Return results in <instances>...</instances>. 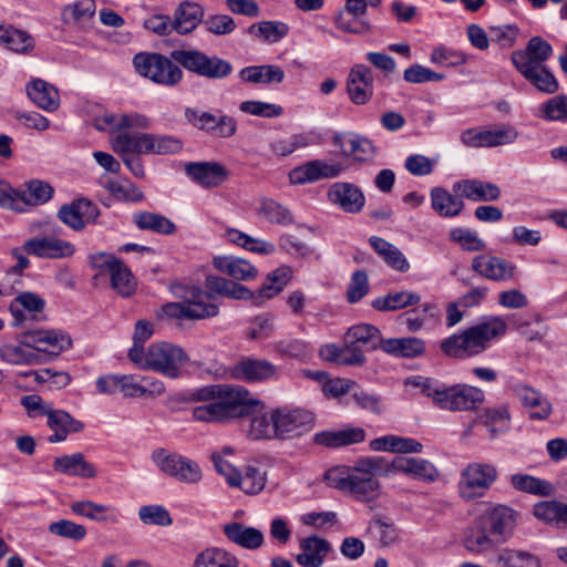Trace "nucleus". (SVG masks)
<instances>
[{"instance_id":"nucleus-28","label":"nucleus","mask_w":567,"mask_h":567,"mask_svg":"<svg viewBox=\"0 0 567 567\" xmlns=\"http://www.w3.org/2000/svg\"><path fill=\"white\" fill-rule=\"evenodd\" d=\"M391 467L416 480L433 482L439 476L436 467L424 458L399 455L393 458Z\"/></svg>"},{"instance_id":"nucleus-54","label":"nucleus","mask_w":567,"mask_h":567,"mask_svg":"<svg viewBox=\"0 0 567 567\" xmlns=\"http://www.w3.org/2000/svg\"><path fill=\"white\" fill-rule=\"evenodd\" d=\"M236 485L246 494L255 495L260 493L266 484V473L254 465H247L244 474L238 473Z\"/></svg>"},{"instance_id":"nucleus-63","label":"nucleus","mask_w":567,"mask_h":567,"mask_svg":"<svg viewBox=\"0 0 567 567\" xmlns=\"http://www.w3.org/2000/svg\"><path fill=\"white\" fill-rule=\"evenodd\" d=\"M48 529L53 535L69 538L75 542H79L86 536V528L83 525L76 524L69 519H60L58 522H53L49 525Z\"/></svg>"},{"instance_id":"nucleus-33","label":"nucleus","mask_w":567,"mask_h":567,"mask_svg":"<svg viewBox=\"0 0 567 567\" xmlns=\"http://www.w3.org/2000/svg\"><path fill=\"white\" fill-rule=\"evenodd\" d=\"M214 267L236 280H250L257 277L258 270L246 259L233 256H218L213 259Z\"/></svg>"},{"instance_id":"nucleus-9","label":"nucleus","mask_w":567,"mask_h":567,"mask_svg":"<svg viewBox=\"0 0 567 567\" xmlns=\"http://www.w3.org/2000/svg\"><path fill=\"white\" fill-rule=\"evenodd\" d=\"M151 458L163 474L177 482L195 485L203 478L200 466L181 454L156 449L152 452Z\"/></svg>"},{"instance_id":"nucleus-34","label":"nucleus","mask_w":567,"mask_h":567,"mask_svg":"<svg viewBox=\"0 0 567 567\" xmlns=\"http://www.w3.org/2000/svg\"><path fill=\"white\" fill-rule=\"evenodd\" d=\"M431 206L441 217L452 218L458 216L464 202L461 196L449 193L444 187H433L431 189Z\"/></svg>"},{"instance_id":"nucleus-62","label":"nucleus","mask_w":567,"mask_h":567,"mask_svg":"<svg viewBox=\"0 0 567 567\" xmlns=\"http://www.w3.org/2000/svg\"><path fill=\"white\" fill-rule=\"evenodd\" d=\"M309 145L306 134H293L289 137L278 138L271 142L270 148L277 156H288L295 151Z\"/></svg>"},{"instance_id":"nucleus-52","label":"nucleus","mask_w":567,"mask_h":567,"mask_svg":"<svg viewBox=\"0 0 567 567\" xmlns=\"http://www.w3.org/2000/svg\"><path fill=\"white\" fill-rule=\"evenodd\" d=\"M494 542L488 535V529L476 518L464 538L465 548L474 554H482L494 547Z\"/></svg>"},{"instance_id":"nucleus-26","label":"nucleus","mask_w":567,"mask_h":567,"mask_svg":"<svg viewBox=\"0 0 567 567\" xmlns=\"http://www.w3.org/2000/svg\"><path fill=\"white\" fill-rule=\"evenodd\" d=\"M48 426L53 432L50 443L63 442L70 433H80L84 429L83 422L74 419L64 410L52 409L48 415Z\"/></svg>"},{"instance_id":"nucleus-21","label":"nucleus","mask_w":567,"mask_h":567,"mask_svg":"<svg viewBox=\"0 0 567 567\" xmlns=\"http://www.w3.org/2000/svg\"><path fill=\"white\" fill-rule=\"evenodd\" d=\"M477 518L491 534L507 538L515 527L517 513L508 506L496 505L486 509Z\"/></svg>"},{"instance_id":"nucleus-44","label":"nucleus","mask_w":567,"mask_h":567,"mask_svg":"<svg viewBox=\"0 0 567 567\" xmlns=\"http://www.w3.org/2000/svg\"><path fill=\"white\" fill-rule=\"evenodd\" d=\"M235 555L219 547L206 548L195 557L193 567H238Z\"/></svg>"},{"instance_id":"nucleus-32","label":"nucleus","mask_w":567,"mask_h":567,"mask_svg":"<svg viewBox=\"0 0 567 567\" xmlns=\"http://www.w3.org/2000/svg\"><path fill=\"white\" fill-rule=\"evenodd\" d=\"M516 393L523 404L530 409L529 417L533 420H546L553 411V405L549 400L539 391L527 386H517Z\"/></svg>"},{"instance_id":"nucleus-1","label":"nucleus","mask_w":567,"mask_h":567,"mask_svg":"<svg viewBox=\"0 0 567 567\" xmlns=\"http://www.w3.org/2000/svg\"><path fill=\"white\" fill-rule=\"evenodd\" d=\"M186 401L197 403L192 409L195 421L210 424H227L264 406L248 389L231 383H214L192 389L187 392Z\"/></svg>"},{"instance_id":"nucleus-41","label":"nucleus","mask_w":567,"mask_h":567,"mask_svg":"<svg viewBox=\"0 0 567 567\" xmlns=\"http://www.w3.org/2000/svg\"><path fill=\"white\" fill-rule=\"evenodd\" d=\"M383 351L395 357L415 358L425 352V342L415 337L385 339Z\"/></svg>"},{"instance_id":"nucleus-43","label":"nucleus","mask_w":567,"mask_h":567,"mask_svg":"<svg viewBox=\"0 0 567 567\" xmlns=\"http://www.w3.org/2000/svg\"><path fill=\"white\" fill-rule=\"evenodd\" d=\"M274 409L250 419L248 436L254 441L278 440Z\"/></svg>"},{"instance_id":"nucleus-46","label":"nucleus","mask_w":567,"mask_h":567,"mask_svg":"<svg viewBox=\"0 0 567 567\" xmlns=\"http://www.w3.org/2000/svg\"><path fill=\"white\" fill-rule=\"evenodd\" d=\"M509 482L517 492L538 496H549L554 492V487L549 482L524 473L513 474Z\"/></svg>"},{"instance_id":"nucleus-4","label":"nucleus","mask_w":567,"mask_h":567,"mask_svg":"<svg viewBox=\"0 0 567 567\" xmlns=\"http://www.w3.org/2000/svg\"><path fill=\"white\" fill-rule=\"evenodd\" d=\"M172 295L179 299L178 302H167L157 311L158 319L169 320H204L218 315L219 307L216 302L204 301V290L194 285L173 282L169 287Z\"/></svg>"},{"instance_id":"nucleus-57","label":"nucleus","mask_w":567,"mask_h":567,"mask_svg":"<svg viewBox=\"0 0 567 567\" xmlns=\"http://www.w3.org/2000/svg\"><path fill=\"white\" fill-rule=\"evenodd\" d=\"M154 326L151 321L141 319L136 321L134 334H133V347L128 350V359L131 361L141 360V354L144 353V343L153 336Z\"/></svg>"},{"instance_id":"nucleus-38","label":"nucleus","mask_w":567,"mask_h":567,"mask_svg":"<svg viewBox=\"0 0 567 567\" xmlns=\"http://www.w3.org/2000/svg\"><path fill=\"white\" fill-rule=\"evenodd\" d=\"M497 567H542V558L529 550L503 548L496 556Z\"/></svg>"},{"instance_id":"nucleus-29","label":"nucleus","mask_w":567,"mask_h":567,"mask_svg":"<svg viewBox=\"0 0 567 567\" xmlns=\"http://www.w3.org/2000/svg\"><path fill=\"white\" fill-rule=\"evenodd\" d=\"M53 470L58 473L81 478H94L96 467L87 462L82 453L62 455L53 461Z\"/></svg>"},{"instance_id":"nucleus-59","label":"nucleus","mask_w":567,"mask_h":567,"mask_svg":"<svg viewBox=\"0 0 567 567\" xmlns=\"http://www.w3.org/2000/svg\"><path fill=\"white\" fill-rule=\"evenodd\" d=\"M450 239L467 251H481L485 248L484 241L477 233L468 228L455 227L450 230Z\"/></svg>"},{"instance_id":"nucleus-35","label":"nucleus","mask_w":567,"mask_h":567,"mask_svg":"<svg viewBox=\"0 0 567 567\" xmlns=\"http://www.w3.org/2000/svg\"><path fill=\"white\" fill-rule=\"evenodd\" d=\"M364 437L365 433L362 429L351 427L341 431H323L316 433L313 442L326 447H340L360 443Z\"/></svg>"},{"instance_id":"nucleus-25","label":"nucleus","mask_w":567,"mask_h":567,"mask_svg":"<svg viewBox=\"0 0 567 567\" xmlns=\"http://www.w3.org/2000/svg\"><path fill=\"white\" fill-rule=\"evenodd\" d=\"M223 532L229 542L248 550H256L264 544V534L260 529L239 522L225 524Z\"/></svg>"},{"instance_id":"nucleus-31","label":"nucleus","mask_w":567,"mask_h":567,"mask_svg":"<svg viewBox=\"0 0 567 567\" xmlns=\"http://www.w3.org/2000/svg\"><path fill=\"white\" fill-rule=\"evenodd\" d=\"M204 9L199 3L182 2L174 12L173 23L175 32L188 34L194 31L204 20Z\"/></svg>"},{"instance_id":"nucleus-15","label":"nucleus","mask_w":567,"mask_h":567,"mask_svg":"<svg viewBox=\"0 0 567 567\" xmlns=\"http://www.w3.org/2000/svg\"><path fill=\"white\" fill-rule=\"evenodd\" d=\"M230 377L248 383L265 382L278 378V368L268 360L246 357L230 368Z\"/></svg>"},{"instance_id":"nucleus-53","label":"nucleus","mask_w":567,"mask_h":567,"mask_svg":"<svg viewBox=\"0 0 567 567\" xmlns=\"http://www.w3.org/2000/svg\"><path fill=\"white\" fill-rule=\"evenodd\" d=\"M248 32L268 43H276L288 34L289 27L281 21H261L251 24Z\"/></svg>"},{"instance_id":"nucleus-27","label":"nucleus","mask_w":567,"mask_h":567,"mask_svg":"<svg viewBox=\"0 0 567 567\" xmlns=\"http://www.w3.org/2000/svg\"><path fill=\"white\" fill-rule=\"evenodd\" d=\"M29 99L40 109L47 112H54L60 106V94L58 89L42 80L34 79L25 86Z\"/></svg>"},{"instance_id":"nucleus-3","label":"nucleus","mask_w":567,"mask_h":567,"mask_svg":"<svg viewBox=\"0 0 567 567\" xmlns=\"http://www.w3.org/2000/svg\"><path fill=\"white\" fill-rule=\"evenodd\" d=\"M378 457L360 460L351 472L333 468L326 473L324 480L330 487L348 492L357 501L369 502L380 494V483L375 474L381 471Z\"/></svg>"},{"instance_id":"nucleus-19","label":"nucleus","mask_w":567,"mask_h":567,"mask_svg":"<svg viewBox=\"0 0 567 567\" xmlns=\"http://www.w3.org/2000/svg\"><path fill=\"white\" fill-rule=\"evenodd\" d=\"M22 249L29 255L50 259L71 257L75 251L70 241L49 236L28 239Z\"/></svg>"},{"instance_id":"nucleus-39","label":"nucleus","mask_w":567,"mask_h":567,"mask_svg":"<svg viewBox=\"0 0 567 567\" xmlns=\"http://www.w3.org/2000/svg\"><path fill=\"white\" fill-rule=\"evenodd\" d=\"M344 340L349 343L358 346L361 343L369 350L381 349L383 351L384 339L381 337L380 330L368 323H361L348 329Z\"/></svg>"},{"instance_id":"nucleus-7","label":"nucleus","mask_w":567,"mask_h":567,"mask_svg":"<svg viewBox=\"0 0 567 567\" xmlns=\"http://www.w3.org/2000/svg\"><path fill=\"white\" fill-rule=\"evenodd\" d=\"M135 71L156 84L174 86L183 79V71L172 59L159 53L140 52L133 58Z\"/></svg>"},{"instance_id":"nucleus-12","label":"nucleus","mask_w":567,"mask_h":567,"mask_svg":"<svg viewBox=\"0 0 567 567\" xmlns=\"http://www.w3.org/2000/svg\"><path fill=\"white\" fill-rule=\"evenodd\" d=\"M25 347L42 352L50 357H58L72 346L70 336L60 330H33L28 328L21 334V341Z\"/></svg>"},{"instance_id":"nucleus-48","label":"nucleus","mask_w":567,"mask_h":567,"mask_svg":"<svg viewBox=\"0 0 567 567\" xmlns=\"http://www.w3.org/2000/svg\"><path fill=\"white\" fill-rule=\"evenodd\" d=\"M53 187L43 181L33 179L27 184V189L21 194V212L29 206H37L49 202L53 195Z\"/></svg>"},{"instance_id":"nucleus-22","label":"nucleus","mask_w":567,"mask_h":567,"mask_svg":"<svg viewBox=\"0 0 567 567\" xmlns=\"http://www.w3.org/2000/svg\"><path fill=\"white\" fill-rule=\"evenodd\" d=\"M185 171L195 183L205 188L219 186L228 177V171L216 162L188 163Z\"/></svg>"},{"instance_id":"nucleus-40","label":"nucleus","mask_w":567,"mask_h":567,"mask_svg":"<svg viewBox=\"0 0 567 567\" xmlns=\"http://www.w3.org/2000/svg\"><path fill=\"white\" fill-rule=\"evenodd\" d=\"M520 74L537 90L551 94L558 90V82L553 73L545 66H526V63L522 62L520 68H516Z\"/></svg>"},{"instance_id":"nucleus-61","label":"nucleus","mask_w":567,"mask_h":567,"mask_svg":"<svg viewBox=\"0 0 567 567\" xmlns=\"http://www.w3.org/2000/svg\"><path fill=\"white\" fill-rule=\"evenodd\" d=\"M0 38L10 50L18 53H27L34 47L31 35L18 29H6Z\"/></svg>"},{"instance_id":"nucleus-10","label":"nucleus","mask_w":567,"mask_h":567,"mask_svg":"<svg viewBox=\"0 0 567 567\" xmlns=\"http://www.w3.org/2000/svg\"><path fill=\"white\" fill-rule=\"evenodd\" d=\"M498 472L495 465L489 463L473 462L461 472L458 493L465 501H472L485 495L496 482Z\"/></svg>"},{"instance_id":"nucleus-24","label":"nucleus","mask_w":567,"mask_h":567,"mask_svg":"<svg viewBox=\"0 0 567 567\" xmlns=\"http://www.w3.org/2000/svg\"><path fill=\"white\" fill-rule=\"evenodd\" d=\"M331 549L332 546L327 539L309 536L301 539L296 560L301 567H321Z\"/></svg>"},{"instance_id":"nucleus-50","label":"nucleus","mask_w":567,"mask_h":567,"mask_svg":"<svg viewBox=\"0 0 567 567\" xmlns=\"http://www.w3.org/2000/svg\"><path fill=\"white\" fill-rule=\"evenodd\" d=\"M292 270L288 266H281L271 271L257 291V298L270 299L278 295L291 279Z\"/></svg>"},{"instance_id":"nucleus-16","label":"nucleus","mask_w":567,"mask_h":567,"mask_svg":"<svg viewBox=\"0 0 567 567\" xmlns=\"http://www.w3.org/2000/svg\"><path fill=\"white\" fill-rule=\"evenodd\" d=\"M342 169L341 164H329L324 161L313 159L291 169L289 181L293 185L311 184L320 179L337 177Z\"/></svg>"},{"instance_id":"nucleus-2","label":"nucleus","mask_w":567,"mask_h":567,"mask_svg":"<svg viewBox=\"0 0 567 567\" xmlns=\"http://www.w3.org/2000/svg\"><path fill=\"white\" fill-rule=\"evenodd\" d=\"M507 323L502 317L491 316L478 323L445 338L441 351L451 358L464 359L484 352L495 339L506 333Z\"/></svg>"},{"instance_id":"nucleus-23","label":"nucleus","mask_w":567,"mask_h":567,"mask_svg":"<svg viewBox=\"0 0 567 567\" xmlns=\"http://www.w3.org/2000/svg\"><path fill=\"white\" fill-rule=\"evenodd\" d=\"M454 193L472 202H494L501 197V188L491 182L462 179L453 185Z\"/></svg>"},{"instance_id":"nucleus-14","label":"nucleus","mask_w":567,"mask_h":567,"mask_svg":"<svg viewBox=\"0 0 567 567\" xmlns=\"http://www.w3.org/2000/svg\"><path fill=\"white\" fill-rule=\"evenodd\" d=\"M44 308L45 300L39 295L30 291L20 292L9 306L13 318L12 326L16 328H31L32 322L45 318L43 315Z\"/></svg>"},{"instance_id":"nucleus-5","label":"nucleus","mask_w":567,"mask_h":567,"mask_svg":"<svg viewBox=\"0 0 567 567\" xmlns=\"http://www.w3.org/2000/svg\"><path fill=\"white\" fill-rule=\"evenodd\" d=\"M484 401L485 394L480 388L466 383L449 385L440 382L431 403L439 410L461 413L476 411Z\"/></svg>"},{"instance_id":"nucleus-11","label":"nucleus","mask_w":567,"mask_h":567,"mask_svg":"<svg viewBox=\"0 0 567 567\" xmlns=\"http://www.w3.org/2000/svg\"><path fill=\"white\" fill-rule=\"evenodd\" d=\"M278 440H289L312 429L313 414L301 408L280 406L274 409Z\"/></svg>"},{"instance_id":"nucleus-8","label":"nucleus","mask_w":567,"mask_h":567,"mask_svg":"<svg viewBox=\"0 0 567 567\" xmlns=\"http://www.w3.org/2000/svg\"><path fill=\"white\" fill-rule=\"evenodd\" d=\"M172 59L187 71L207 79H225L233 72L228 61L199 50H174Z\"/></svg>"},{"instance_id":"nucleus-13","label":"nucleus","mask_w":567,"mask_h":567,"mask_svg":"<svg viewBox=\"0 0 567 567\" xmlns=\"http://www.w3.org/2000/svg\"><path fill=\"white\" fill-rule=\"evenodd\" d=\"M518 131L508 124L492 130L467 128L461 134V142L466 147L482 148L513 144L518 138Z\"/></svg>"},{"instance_id":"nucleus-47","label":"nucleus","mask_w":567,"mask_h":567,"mask_svg":"<svg viewBox=\"0 0 567 567\" xmlns=\"http://www.w3.org/2000/svg\"><path fill=\"white\" fill-rule=\"evenodd\" d=\"M71 511L95 522H116L115 509L92 501H79L71 504Z\"/></svg>"},{"instance_id":"nucleus-18","label":"nucleus","mask_w":567,"mask_h":567,"mask_svg":"<svg viewBox=\"0 0 567 567\" xmlns=\"http://www.w3.org/2000/svg\"><path fill=\"white\" fill-rule=\"evenodd\" d=\"M327 196L331 204L350 214L360 213L365 204L362 189L352 183L337 182L332 184Z\"/></svg>"},{"instance_id":"nucleus-36","label":"nucleus","mask_w":567,"mask_h":567,"mask_svg":"<svg viewBox=\"0 0 567 567\" xmlns=\"http://www.w3.org/2000/svg\"><path fill=\"white\" fill-rule=\"evenodd\" d=\"M148 133L120 132L111 138L113 151L118 156L146 154Z\"/></svg>"},{"instance_id":"nucleus-6","label":"nucleus","mask_w":567,"mask_h":567,"mask_svg":"<svg viewBox=\"0 0 567 567\" xmlns=\"http://www.w3.org/2000/svg\"><path fill=\"white\" fill-rule=\"evenodd\" d=\"M187 361L188 357L181 347L168 342H156L141 354V360L132 362L143 370H151L176 379L181 375L182 367Z\"/></svg>"},{"instance_id":"nucleus-49","label":"nucleus","mask_w":567,"mask_h":567,"mask_svg":"<svg viewBox=\"0 0 567 567\" xmlns=\"http://www.w3.org/2000/svg\"><path fill=\"white\" fill-rule=\"evenodd\" d=\"M480 420L488 429L491 437L495 439L498 434L505 433L509 429L511 415L508 409L504 405L485 409Z\"/></svg>"},{"instance_id":"nucleus-37","label":"nucleus","mask_w":567,"mask_h":567,"mask_svg":"<svg viewBox=\"0 0 567 567\" xmlns=\"http://www.w3.org/2000/svg\"><path fill=\"white\" fill-rule=\"evenodd\" d=\"M239 79L246 83L272 84L281 83L285 79V71L275 64L251 65L239 71Z\"/></svg>"},{"instance_id":"nucleus-51","label":"nucleus","mask_w":567,"mask_h":567,"mask_svg":"<svg viewBox=\"0 0 567 567\" xmlns=\"http://www.w3.org/2000/svg\"><path fill=\"white\" fill-rule=\"evenodd\" d=\"M421 300L420 295L409 291L390 292L372 301V307L379 311H393L416 305Z\"/></svg>"},{"instance_id":"nucleus-55","label":"nucleus","mask_w":567,"mask_h":567,"mask_svg":"<svg viewBox=\"0 0 567 567\" xmlns=\"http://www.w3.org/2000/svg\"><path fill=\"white\" fill-rule=\"evenodd\" d=\"M22 342L20 346L3 344L0 347V359L10 364H38L41 362L39 353L27 350Z\"/></svg>"},{"instance_id":"nucleus-42","label":"nucleus","mask_w":567,"mask_h":567,"mask_svg":"<svg viewBox=\"0 0 567 567\" xmlns=\"http://www.w3.org/2000/svg\"><path fill=\"white\" fill-rule=\"evenodd\" d=\"M133 221L141 230H150L161 235H172L176 231V226L169 218L156 213H135Z\"/></svg>"},{"instance_id":"nucleus-58","label":"nucleus","mask_w":567,"mask_h":567,"mask_svg":"<svg viewBox=\"0 0 567 567\" xmlns=\"http://www.w3.org/2000/svg\"><path fill=\"white\" fill-rule=\"evenodd\" d=\"M111 285L123 297H130L135 292L136 281L130 268L122 261L110 276Z\"/></svg>"},{"instance_id":"nucleus-17","label":"nucleus","mask_w":567,"mask_h":567,"mask_svg":"<svg viewBox=\"0 0 567 567\" xmlns=\"http://www.w3.org/2000/svg\"><path fill=\"white\" fill-rule=\"evenodd\" d=\"M99 215L97 206L86 198H80L69 205H63L58 212L59 219L76 231L82 230L86 223H94Z\"/></svg>"},{"instance_id":"nucleus-45","label":"nucleus","mask_w":567,"mask_h":567,"mask_svg":"<svg viewBox=\"0 0 567 567\" xmlns=\"http://www.w3.org/2000/svg\"><path fill=\"white\" fill-rule=\"evenodd\" d=\"M369 243L390 267L401 272L409 270L406 258L394 245L377 236L370 237Z\"/></svg>"},{"instance_id":"nucleus-20","label":"nucleus","mask_w":567,"mask_h":567,"mask_svg":"<svg viewBox=\"0 0 567 567\" xmlns=\"http://www.w3.org/2000/svg\"><path fill=\"white\" fill-rule=\"evenodd\" d=\"M472 269L493 281H508L514 278L516 267L504 258L478 255L472 260Z\"/></svg>"},{"instance_id":"nucleus-64","label":"nucleus","mask_w":567,"mask_h":567,"mask_svg":"<svg viewBox=\"0 0 567 567\" xmlns=\"http://www.w3.org/2000/svg\"><path fill=\"white\" fill-rule=\"evenodd\" d=\"M437 318L439 311L435 305L426 303L422 309H413L406 312L404 323L410 332H416L421 330L426 321V318Z\"/></svg>"},{"instance_id":"nucleus-60","label":"nucleus","mask_w":567,"mask_h":567,"mask_svg":"<svg viewBox=\"0 0 567 567\" xmlns=\"http://www.w3.org/2000/svg\"><path fill=\"white\" fill-rule=\"evenodd\" d=\"M146 154L166 155L182 150V142L173 136L154 135L148 133Z\"/></svg>"},{"instance_id":"nucleus-56","label":"nucleus","mask_w":567,"mask_h":567,"mask_svg":"<svg viewBox=\"0 0 567 567\" xmlns=\"http://www.w3.org/2000/svg\"><path fill=\"white\" fill-rule=\"evenodd\" d=\"M259 213L271 224L288 226L293 223L291 212L286 206L270 198H264L260 202Z\"/></svg>"},{"instance_id":"nucleus-30","label":"nucleus","mask_w":567,"mask_h":567,"mask_svg":"<svg viewBox=\"0 0 567 567\" xmlns=\"http://www.w3.org/2000/svg\"><path fill=\"white\" fill-rule=\"evenodd\" d=\"M553 54L551 45L539 37H534L528 41L524 51L514 52L512 61L515 68H520V63H526V66L544 65Z\"/></svg>"}]
</instances>
